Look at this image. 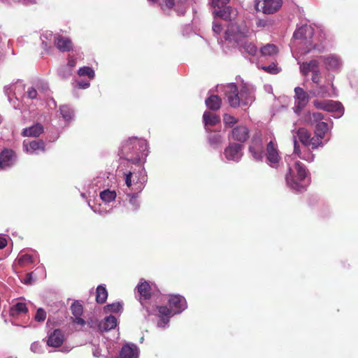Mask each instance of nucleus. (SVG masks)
<instances>
[{
  "label": "nucleus",
  "instance_id": "c85d7f7f",
  "mask_svg": "<svg viewBox=\"0 0 358 358\" xmlns=\"http://www.w3.org/2000/svg\"><path fill=\"white\" fill-rule=\"evenodd\" d=\"M76 65V59L73 57L69 56L68 58L67 66L64 67L60 71V75L62 78H67L70 76L72 73L73 69Z\"/></svg>",
  "mask_w": 358,
  "mask_h": 358
},
{
  "label": "nucleus",
  "instance_id": "052dcab7",
  "mask_svg": "<svg viewBox=\"0 0 358 358\" xmlns=\"http://www.w3.org/2000/svg\"><path fill=\"white\" fill-rule=\"evenodd\" d=\"M7 240L0 236V249H3L7 245Z\"/></svg>",
  "mask_w": 358,
  "mask_h": 358
},
{
  "label": "nucleus",
  "instance_id": "6e6d98bb",
  "mask_svg": "<svg viewBox=\"0 0 358 358\" xmlns=\"http://www.w3.org/2000/svg\"><path fill=\"white\" fill-rule=\"evenodd\" d=\"M213 30L216 34H220L222 32V27L217 22H214L213 26Z\"/></svg>",
  "mask_w": 358,
  "mask_h": 358
},
{
  "label": "nucleus",
  "instance_id": "603ef678",
  "mask_svg": "<svg viewBox=\"0 0 358 358\" xmlns=\"http://www.w3.org/2000/svg\"><path fill=\"white\" fill-rule=\"evenodd\" d=\"M107 309L111 312H118L122 308L119 303L108 304L106 306Z\"/></svg>",
  "mask_w": 358,
  "mask_h": 358
},
{
  "label": "nucleus",
  "instance_id": "7c9ffc66",
  "mask_svg": "<svg viewBox=\"0 0 358 358\" xmlns=\"http://www.w3.org/2000/svg\"><path fill=\"white\" fill-rule=\"evenodd\" d=\"M108 297V292L105 287L99 285L96 291V301L99 303H103L106 302Z\"/></svg>",
  "mask_w": 358,
  "mask_h": 358
},
{
  "label": "nucleus",
  "instance_id": "c756f323",
  "mask_svg": "<svg viewBox=\"0 0 358 358\" xmlns=\"http://www.w3.org/2000/svg\"><path fill=\"white\" fill-rule=\"evenodd\" d=\"M158 316L160 317L161 321L164 324L169 322V318L172 315L173 310L166 306H157Z\"/></svg>",
  "mask_w": 358,
  "mask_h": 358
},
{
  "label": "nucleus",
  "instance_id": "aec40b11",
  "mask_svg": "<svg viewBox=\"0 0 358 358\" xmlns=\"http://www.w3.org/2000/svg\"><path fill=\"white\" fill-rule=\"evenodd\" d=\"M208 135V142L213 148H218L224 142V137L220 134V131H209Z\"/></svg>",
  "mask_w": 358,
  "mask_h": 358
},
{
  "label": "nucleus",
  "instance_id": "cd10ccee",
  "mask_svg": "<svg viewBox=\"0 0 358 358\" xmlns=\"http://www.w3.org/2000/svg\"><path fill=\"white\" fill-rule=\"evenodd\" d=\"M28 312V308L26 303L22 302H17L12 306L9 310V314L11 317H18L20 314H26Z\"/></svg>",
  "mask_w": 358,
  "mask_h": 358
},
{
  "label": "nucleus",
  "instance_id": "a19ab883",
  "mask_svg": "<svg viewBox=\"0 0 358 358\" xmlns=\"http://www.w3.org/2000/svg\"><path fill=\"white\" fill-rule=\"evenodd\" d=\"M223 122L225 127L231 128L238 122V120L231 115L224 114L223 115Z\"/></svg>",
  "mask_w": 358,
  "mask_h": 358
},
{
  "label": "nucleus",
  "instance_id": "393cba45",
  "mask_svg": "<svg viewBox=\"0 0 358 358\" xmlns=\"http://www.w3.org/2000/svg\"><path fill=\"white\" fill-rule=\"evenodd\" d=\"M44 131L43 127L40 123H36L29 127L25 128L22 130V135L23 136L38 137Z\"/></svg>",
  "mask_w": 358,
  "mask_h": 358
},
{
  "label": "nucleus",
  "instance_id": "e433bc0d",
  "mask_svg": "<svg viewBox=\"0 0 358 358\" xmlns=\"http://www.w3.org/2000/svg\"><path fill=\"white\" fill-rule=\"evenodd\" d=\"M78 74L80 76H87L90 79H92L95 76L94 71L89 66L80 68Z\"/></svg>",
  "mask_w": 358,
  "mask_h": 358
},
{
  "label": "nucleus",
  "instance_id": "9b49d317",
  "mask_svg": "<svg viewBox=\"0 0 358 358\" xmlns=\"http://www.w3.org/2000/svg\"><path fill=\"white\" fill-rule=\"evenodd\" d=\"M169 304L173 314H178L183 311L187 307L185 299L178 294L170 295L169 299Z\"/></svg>",
  "mask_w": 358,
  "mask_h": 358
},
{
  "label": "nucleus",
  "instance_id": "bb28decb",
  "mask_svg": "<svg viewBox=\"0 0 358 358\" xmlns=\"http://www.w3.org/2000/svg\"><path fill=\"white\" fill-rule=\"evenodd\" d=\"M205 103L208 109L215 111L221 108L222 101L219 96L213 94L206 99Z\"/></svg>",
  "mask_w": 358,
  "mask_h": 358
},
{
  "label": "nucleus",
  "instance_id": "9d476101",
  "mask_svg": "<svg viewBox=\"0 0 358 358\" xmlns=\"http://www.w3.org/2000/svg\"><path fill=\"white\" fill-rule=\"evenodd\" d=\"M16 161L15 152L8 148H4L0 152V169L10 167Z\"/></svg>",
  "mask_w": 358,
  "mask_h": 358
},
{
  "label": "nucleus",
  "instance_id": "4c0bfd02",
  "mask_svg": "<svg viewBox=\"0 0 358 358\" xmlns=\"http://www.w3.org/2000/svg\"><path fill=\"white\" fill-rule=\"evenodd\" d=\"M71 310L74 317L81 316L83 313V305L79 301H75L71 306Z\"/></svg>",
  "mask_w": 358,
  "mask_h": 358
},
{
  "label": "nucleus",
  "instance_id": "a878e982",
  "mask_svg": "<svg viewBox=\"0 0 358 358\" xmlns=\"http://www.w3.org/2000/svg\"><path fill=\"white\" fill-rule=\"evenodd\" d=\"M117 326V319L113 315H110L101 321L99 324V329L101 331H108L113 329Z\"/></svg>",
  "mask_w": 358,
  "mask_h": 358
},
{
  "label": "nucleus",
  "instance_id": "5fc2aeb1",
  "mask_svg": "<svg viewBox=\"0 0 358 358\" xmlns=\"http://www.w3.org/2000/svg\"><path fill=\"white\" fill-rule=\"evenodd\" d=\"M27 95H28V97L31 99H35V98H36V96H37V91L36 90L35 88L31 87L27 91Z\"/></svg>",
  "mask_w": 358,
  "mask_h": 358
},
{
  "label": "nucleus",
  "instance_id": "13d9d810",
  "mask_svg": "<svg viewBox=\"0 0 358 358\" xmlns=\"http://www.w3.org/2000/svg\"><path fill=\"white\" fill-rule=\"evenodd\" d=\"M73 322L82 326L85 324V321L81 318V316H75V318L73 320Z\"/></svg>",
  "mask_w": 358,
  "mask_h": 358
},
{
  "label": "nucleus",
  "instance_id": "f704fd0d",
  "mask_svg": "<svg viewBox=\"0 0 358 358\" xmlns=\"http://www.w3.org/2000/svg\"><path fill=\"white\" fill-rule=\"evenodd\" d=\"M116 192L110 189H106L100 193V198L106 203H110L115 200L116 198Z\"/></svg>",
  "mask_w": 358,
  "mask_h": 358
},
{
  "label": "nucleus",
  "instance_id": "58836bf2",
  "mask_svg": "<svg viewBox=\"0 0 358 358\" xmlns=\"http://www.w3.org/2000/svg\"><path fill=\"white\" fill-rule=\"evenodd\" d=\"M242 48L244 49V50L248 53L250 55L254 56L257 52V46L253 44L251 42H245L242 45Z\"/></svg>",
  "mask_w": 358,
  "mask_h": 358
},
{
  "label": "nucleus",
  "instance_id": "c03bdc74",
  "mask_svg": "<svg viewBox=\"0 0 358 358\" xmlns=\"http://www.w3.org/2000/svg\"><path fill=\"white\" fill-rule=\"evenodd\" d=\"M46 317V311L43 308H39L37 309L36 313L34 316V320L38 322H43L45 320Z\"/></svg>",
  "mask_w": 358,
  "mask_h": 358
},
{
  "label": "nucleus",
  "instance_id": "2f4dec72",
  "mask_svg": "<svg viewBox=\"0 0 358 358\" xmlns=\"http://www.w3.org/2000/svg\"><path fill=\"white\" fill-rule=\"evenodd\" d=\"M238 31V27L235 24H230L226 31H225V40L227 41H232V40H236V34Z\"/></svg>",
  "mask_w": 358,
  "mask_h": 358
},
{
  "label": "nucleus",
  "instance_id": "0eeeda50",
  "mask_svg": "<svg viewBox=\"0 0 358 358\" xmlns=\"http://www.w3.org/2000/svg\"><path fill=\"white\" fill-rule=\"evenodd\" d=\"M243 146L237 143H230L224 149V155L227 160L238 162L243 155Z\"/></svg>",
  "mask_w": 358,
  "mask_h": 358
},
{
  "label": "nucleus",
  "instance_id": "39448f33",
  "mask_svg": "<svg viewBox=\"0 0 358 358\" xmlns=\"http://www.w3.org/2000/svg\"><path fill=\"white\" fill-rule=\"evenodd\" d=\"M229 2V0H213L212 5L215 8L213 13L225 20H230L232 9L227 6Z\"/></svg>",
  "mask_w": 358,
  "mask_h": 358
},
{
  "label": "nucleus",
  "instance_id": "20e7f679",
  "mask_svg": "<svg viewBox=\"0 0 358 358\" xmlns=\"http://www.w3.org/2000/svg\"><path fill=\"white\" fill-rule=\"evenodd\" d=\"M298 138L299 143L300 142L306 148H311V150H316L319 148L320 143L317 141L315 136H312V134L305 127H300L296 131V136Z\"/></svg>",
  "mask_w": 358,
  "mask_h": 358
},
{
  "label": "nucleus",
  "instance_id": "bf43d9fd",
  "mask_svg": "<svg viewBox=\"0 0 358 358\" xmlns=\"http://www.w3.org/2000/svg\"><path fill=\"white\" fill-rule=\"evenodd\" d=\"M78 85L80 88L86 89L90 86V83L87 81H81L78 82Z\"/></svg>",
  "mask_w": 358,
  "mask_h": 358
},
{
  "label": "nucleus",
  "instance_id": "2eb2a0df",
  "mask_svg": "<svg viewBox=\"0 0 358 358\" xmlns=\"http://www.w3.org/2000/svg\"><path fill=\"white\" fill-rule=\"evenodd\" d=\"M64 341V336L61 329H55L48 336L47 344L50 347H60Z\"/></svg>",
  "mask_w": 358,
  "mask_h": 358
},
{
  "label": "nucleus",
  "instance_id": "dca6fc26",
  "mask_svg": "<svg viewBox=\"0 0 358 358\" xmlns=\"http://www.w3.org/2000/svg\"><path fill=\"white\" fill-rule=\"evenodd\" d=\"M55 45L62 52H69L73 49L71 39L62 36L55 38Z\"/></svg>",
  "mask_w": 358,
  "mask_h": 358
},
{
  "label": "nucleus",
  "instance_id": "7ed1b4c3",
  "mask_svg": "<svg viewBox=\"0 0 358 358\" xmlns=\"http://www.w3.org/2000/svg\"><path fill=\"white\" fill-rule=\"evenodd\" d=\"M294 170L296 173L290 167L288 168L287 173L285 174L286 182L292 189L298 192H302L305 189V187L301 184V182L307 176L308 170L299 161L295 162Z\"/></svg>",
  "mask_w": 358,
  "mask_h": 358
},
{
  "label": "nucleus",
  "instance_id": "e2e57ef3",
  "mask_svg": "<svg viewBox=\"0 0 358 358\" xmlns=\"http://www.w3.org/2000/svg\"><path fill=\"white\" fill-rule=\"evenodd\" d=\"M187 0H179L180 3H183L186 1Z\"/></svg>",
  "mask_w": 358,
  "mask_h": 358
},
{
  "label": "nucleus",
  "instance_id": "423d86ee",
  "mask_svg": "<svg viewBox=\"0 0 358 358\" xmlns=\"http://www.w3.org/2000/svg\"><path fill=\"white\" fill-rule=\"evenodd\" d=\"M282 5V0H263L256 4V9L264 14L271 15L278 12Z\"/></svg>",
  "mask_w": 358,
  "mask_h": 358
},
{
  "label": "nucleus",
  "instance_id": "f257e3e1",
  "mask_svg": "<svg viewBox=\"0 0 358 358\" xmlns=\"http://www.w3.org/2000/svg\"><path fill=\"white\" fill-rule=\"evenodd\" d=\"M146 145L143 141L137 138H130L124 141L120 150V156L134 164L140 163L144 157Z\"/></svg>",
  "mask_w": 358,
  "mask_h": 358
},
{
  "label": "nucleus",
  "instance_id": "a18cd8bd",
  "mask_svg": "<svg viewBox=\"0 0 358 358\" xmlns=\"http://www.w3.org/2000/svg\"><path fill=\"white\" fill-rule=\"evenodd\" d=\"M311 148H306L303 153L301 159L308 162H311L315 159V155L310 151Z\"/></svg>",
  "mask_w": 358,
  "mask_h": 358
},
{
  "label": "nucleus",
  "instance_id": "f03ea898",
  "mask_svg": "<svg viewBox=\"0 0 358 358\" xmlns=\"http://www.w3.org/2000/svg\"><path fill=\"white\" fill-rule=\"evenodd\" d=\"M224 94L232 108L246 106L254 101L252 92L247 86H243L238 91L234 83H229L224 87Z\"/></svg>",
  "mask_w": 358,
  "mask_h": 358
},
{
  "label": "nucleus",
  "instance_id": "72a5a7b5",
  "mask_svg": "<svg viewBox=\"0 0 358 358\" xmlns=\"http://www.w3.org/2000/svg\"><path fill=\"white\" fill-rule=\"evenodd\" d=\"M260 52L263 56H273L278 52V48L273 44H266L260 50Z\"/></svg>",
  "mask_w": 358,
  "mask_h": 358
},
{
  "label": "nucleus",
  "instance_id": "09e8293b",
  "mask_svg": "<svg viewBox=\"0 0 358 358\" xmlns=\"http://www.w3.org/2000/svg\"><path fill=\"white\" fill-rule=\"evenodd\" d=\"M311 79L312 81L316 84H319L321 82V73L319 68H317V69H315V71L312 72Z\"/></svg>",
  "mask_w": 358,
  "mask_h": 358
},
{
  "label": "nucleus",
  "instance_id": "5701e85b",
  "mask_svg": "<svg viewBox=\"0 0 358 358\" xmlns=\"http://www.w3.org/2000/svg\"><path fill=\"white\" fill-rule=\"evenodd\" d=\"M23 146L25 148L27 152L32 154L38 150L45 151V143L42 140H34L29 143L23 142Z\"/></svg>",
  "mask_w": 358,
  "mask_h": 358
},
{
  "label": "nucleus",
  "instance_id": "6e6552de",
  "mask_svg": "<svg viewBox=\"0 0 358 358\" xmlns=\"http://www.w3.org/2000/svg\"><path fill=\"white\" fill-rule=\"evenodd\" d=\"M250 137V129L243 124H239L234 127L231 131V138L237 142L244 143Z\"/></svg>",
  "mask_w": 358,
  "mask_h": 358
},
{
  "label": "nucleus",
  "instance_id": "ea45409f",
  "mask_svg": "<svg viewBox=\"0 0 358 358\" xmlns=\"http://www.w3.org/2000/svg\"><path fill=\"white\" fill-rule=\"evenodd\" d=\"M33 262V256L29 254L23 255L18 259V264L22 267L27 266V264H32Z\"/></svg>",
  "mask_w": 358,
  "mask_h": 358
},
{
  "label": "nucleus",
  "instance_id": "79ce46f5",
  "mask_svg": "<svg viewBox=\"0 0 358 358\" xmlns=\"http://www.w3.org/2000/svg\"><path fill=\"white\" fill-rule=\"evenodd\" d=\"M310 48L307 50V52H310L311 50H316L319 53H322L325 51V46L322 43H313L312 41L309 43Z\"/></svg>",
  "mask_w": 358,
  "mask_h": 358
},
{
  "label": "nucleus",
  "instance_id": "de8ad7c7",
  "mask_svg": "<svg viewBox=\"0 0 358 358\" xmlns=\"http://www.w3.org/2000/svg\"><path fill=\"white\" fill-rule=\"evenodd\" d=\"M324 119V115L322 113H319V112H316V113H313L310 115V120L311 122L315 123V124L319 122H322V120Z\"/></svg>",
  "mask_w": 358,
  "mask_h": 358
},
{
  "label": "nucleus",
  "instance_id": "3c124183",
  "mask_svg": "<svg viewBox=\"0 0 358 358\" xmlns=\"http://www.w3.org/2000/svg\"><path fill=\"white\" fill-rule=\"evenodd\" d=\"M175 6V0H163V3L162 4V9L173 8Z\"/></svg>",
  "mask_w": 358,
  "mask_h": 358
},
{
  "label": "nucleus",
  "instance_id": "49530a36",
  "mask_svg": "<svg viewBox=\"0 0 358 358\" xmlns=\"http://www.w3.org/2000/svg\"><path fill=\"white\" fill-rule=\"evenodd\" d=\"M303 151L301 150V146L299 145V141L296 138V137H294V150H293V155H296L297 157L301 159V157L302 156V153Z\"/></svg>",
  "mask_w": 358,
  "mask_h": 358
},
{
  "label": "nucleus",
  "instance_id": "473e14b6",
  "mask_svg": "<svg viewBox=\"0 0 358 358\" xmlns=\"http://www.w3.org/2000/svg\"><path fill=\"white\" fill-rule=\"evenodd\" d=\"M343 110V108L340 103L332 100L327 101V108L325 109L326 111L342 113Z\"/></svg>",
  "mask_w": 358,
  "mask_h": 358
},
{
  "label": "nucleus",
  "instance_id": "b1692460",
  "mask_svg": "<svg viewBox=\"0 0 358 358\" xmlns=\"http://www.w3.org/2000/svg\"><path fill=\"white\" fill-rule=\"evenodd\" d=\"M323 62L326 66L327 70H337L341 67V61L338 57L334 55H330L327 57H323Z\"/></svg>",
  "mask_w": 358,
  "mask_h": 358
},
{
  "label": "nucleus",
  "instance_id": "f3484780",
  "mask_svg": "<svg viewBox=\"0 0 358 358\" xmlns=\"http://www.w3.org/2000/svg\"><path fill=\"white\" fill-rule=\"evenodd\" d=\"M136 289L140 295V302L143 305V300L150 299L152 296L151 287L148 282L145 281L139 283L137 285Z\"/></svg>",
  "mask_w": 358,
  "mask_h": 358
},
{
  "label": "nucleus",
  "instance_id": "c9c22d12",
  "mask_svg": "<svg viewBox=\"0 0 358 358\" xmlns=\"http://www.w3.org/2000/svg\"><path fill=\"white\" fill-rule=\"evenodd\" d=\"M59 110L61 115L65 120L69 121L72 119L73 116V111L69 106L66 105L62 106L59 108Z\"/></svg>",
  "mask_w": 358,
  "mask_h": 358
},
{
  "label": "nucleus",
  "instance_id": "f8f14e48",
  "mask_svg": "<svg viewBox=\"0 0 358 358\" xmlns=\"http://www.w3.org/2000/svg\"><path fill=\"white\" fill-rule=\"evenodd\" d=\"M314 34V29L310 25L304 24L297 29L294 33V38L306 41L309 43Z\"/></svg>",
  "mask_w": 358,
  "mask_h": 358
},
{
  "label": "nucleus",
  "instance_id": "864d4df0",
  "mask_svg": "<svg viewBox=\"0 0 358 358\" xmlns=\"http://www.w3.org/2000/svg\"><path fill=\"white\" fill-rule=\"evenodd\" d=\"M133 173L131 171H128L125 175V182L128 187H130L132 185V180Z\"/></svg>",
  "mask_w": 358,
  "mask_h": 358
},
{
  "label": "nucleus",
  "instance_id": "6ab92c4d",
  "mask_svg": "<svg viewBox=\"0 0 358 358\" xmlns=\"http://www.w3.org/2000/svg\"><path fill=\"white\" fill-rule=\"evenodd\" d=\"M295 97L297 100L296 101V108L299 109H301L305 107V106L308 102V95L306 92H305L301 87H296L294 89Z\"/></svg>",
  "mask_w": 358,
  "mask_h": 358
},
{
  "label": "nucleus",
  "instance_id": "4be33fe9",
  "mask_svg": "<svg viewBox=\"0 0 358 358\" xmlns=\"http://www.w3.org/2000/svg\"><path fill=\"white\" fill-rule=\"evenodd\" d=\"M120 358H138V348L134 344L124 345L120 353Z\"/></svg>",
  "mask_w": 358,
  "mask_h": 358
},
{
  "label": "nucleus",
  "instance_id": "a211bd4d",
  "mask_svg": "<svg viewBox=\"0 0 358 358\" xmlns=\"http://www.w3.org/2000/svg\"><path fill=\"white\" fill-rule=\"evenodd\" d=\"M203 121L205 126V130L206 132H209L211 129H209V126H215L220 122V118L218 115L213 114L210 112L206 111L203 115Z\"/></svg>",
  "mask_w": 358,
  "mask_h": 358
},
{
  "label": "nucleus",
  "instance_id": "ddd939ff",
  "mask_svg": "<svg viewBox=\"0 0 358 358\" xmlns=\"http://www.w3.org/2000/svg\"><path fill=\"white\" fill-rule=\"evenodd\" d=\"M249 151L252 153L253 157L257 160L262 159L263 154V145L260 136H253L251 145L249 147Z\"/></svg>",
  "mask_w": 358,
  "mask_h": 358
},
{
  "label": "nucleus",
  "instance_id": "412c9836",
  "mask_svg": "<svg viewBox=\"0 0 358 358\" xmlns=\"http://www.w3.org/2000/svg\"><path fill=\"white\" fill-rule=\"evenodd\" d=\"M319 64L317 59L299 63L300 72L303 76H306L310 72H313L315 69L319 68Z\"/></svg>",
  "mask_w": 358,
  "mask_h": 358
},
{
  "label": "nucleus",
  "instance_id": "680f3d73",
  "mask_svg": "<svg viewBox=\"0 0 358 358\" xmlns=\"http://www.w3.org/2000/svg\"><path fill=\"white\" fill-rule=\"evenodd\" d=\"M136 201V196H133L131 199H130V202H132V203H134Z\"/></svg>",
  "mask_w": 358,
  "mask_h": 358
},
{
  "label": "nucleus",
  "instance_id": "1a4fd4ad",
  "mask_svg": "<svg viewBox=\"0 0 358 358\" xmlns=\"http://www.w3.org/2000/svg\"><path fill=\"white\" fill-rule=\"evenodd\" d=\"M281 157L276 145L270 141L266 146V159L271 167L276 168Z\"/></svg>",
  "mask_w": 358,
  "mask_h": 358
},
{
  "label": "nucleus",
  "instance_id": "4d7b16f0",
  "mask_svg": "<svg viewBox=\"0 0 358 358\" xmlns=\"http://www.w3.org/2000/svg\"><path fill=\"white\" fill-rule=\"evenodd\" d=\"M32 281V273H28L26 274L25 278L23 280V282L26 285L31 284Z\"/></svg>",
  "mask_w": 358,
  "mask_h": 358
},
{
  "label": "nucleus",
  "instance_id": "37998d69",
  "mask_svg": "<svg viewBox=\"0 0 358 358\" xmlns=\"http://www.w3.org/2000/svg\"><path fill=\"white\" fill-rule=\"evenodd\" d=\"M262 69L266 73H271V74H277L280 72V69L277 66V64L274 62L272 64L268 65V66H263Z\"/></svg>",
  "mask_w": 358,
  "mask_h": 358
},
{
  "label": "nucleus",
  "instance_id": "8fccbe9b",
  "mask_svg": "<svg viewBox=\"0 0 358 358\" xmlns=\"http://www.w3.org/2000/svg\"><path fill=\"white\" fill-rule=\"evenodd\" d=\"M327 100H324V101L316 100V101H313V104L317 108L325 110V109L327 108Z\"/></svg>",
  "mask_w": 358,
  "mask_h": 358
},
{
  "label": "nucleus",
  "instance_id": "4468645a",
  "mask_svg": "<svg viewBox=\"0 0 358 358\" xmlns=\"http://www.w3.org/2000/svg\"><path fill=\"white\" fill-rule=\"evenodd\" d=\"M330 130L327 123L324 122H319L315 126L314 136L317 141L320 143V146L322 147L324 143L322 140L325 137L326 134Z\"/></svg>",
  "mask_w": 358,
  "mask_h": 358
}]
</instances>
